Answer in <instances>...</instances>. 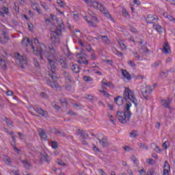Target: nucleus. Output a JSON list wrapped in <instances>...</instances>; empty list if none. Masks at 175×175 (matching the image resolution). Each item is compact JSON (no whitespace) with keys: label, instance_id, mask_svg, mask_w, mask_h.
I'll return each mask as SVG.
<instances>
[{"label":"nucleus","instance_id":"1","mask_svg":"<svg viewBox=\"0 0 175 175\" xmlns=\"http://www.w3.org/2000/svg\"><path fill=\"white\" fill-rule=\"evenodd\" d=\"M44 55L48 60L53 59V58L57 66H62V68H64V69H68V64L66 63V61H65L62 56L55 55V50H54V47L52 45L49 46V51H45Z\"/></svg>","mask_w":175,"mask_h":175},{"label":"nucleus","instance_id":"2","mask_svg":"<svg viewBox=\"0 0 175 175\" xmlns=\"http://www.w3.org/2000/svg\"><path fill=\"white\" fill-rule=\"evenodd\" d=\"M131 107L132 104L131 103H127L123 112L120 111L116 112V116L118 117V121L120 124H125L129 122L131 117L132 116V112H131Z\"/></svg>","mask_w":175,"mask_h":175},{"label":"nucleus","instance_id":"3","mask_svg":"<svg viewBox=\"0 0 175 175\" xmlns=\"http://www.w3.org/2000/svg\"><path fill=\"white\" fill-rule=\"evenodd\" d=\"M123 98L124 100H131L132 103H134L135 107H137V99L135 97V92H132L129 88H126L123 93Z\"/></svg>","mask_w":175,"mask_h":175},{"label":"nucleus","instance_id":"4","mask_svg":"<svg viewBox=\"0 0 175 175\" xmlns=\"http://www.w3.org/2000/svg\"><path fill=\"white\" fill-rule=\"evenodd\" d=\"M57 26L56 30L51 32V39H58V36L62 33V29H65V25L62 19L57 20Z\"/></svg>","mask_w":175,"mask_h":175},{"label":"nucleus","instance_id":"5","mask_svg":"<svg viewBox=\"0 0 175 175\" xmlns=\"http://www.w3.org/2000/svg\"><path fill=\"white\" fill-rule=\"evenodd\" d=\"M158 21V16L157 15L149 14L146 18V23L148 24H155Z\"/></svg>","mask_w":175,"mask_h":175},{"label":"nucleus","instance_id":"6","mask_svg":"<svg viewBox=\"0 0 175 175\" xmlns=\"http://www.w3.org/2000/svg\"><path fill=\"white\" fill-rule=\"evenodd\" d=\"M25 41L28 43L27 44L25 42ZM22 44L24 46V47H27L28 46V44H29L30 46H31V49L33 50H35V46H33V42H32V40H29V38H25L23 39L22 42H21Z\"/></svg>","mask_w":175,"mask_h":175},{"label":"nucleus","instance_id":"7","mask_svg":"<svg viewBox=\"0 0 175 175\" xmlns=\"http://www.w3.org/2000/svg\"><path fill=\"white\" fill-rule=\"evenodd\" d=\"M14 55H15V58L16 59H18V61H19V62H21H21L23 64H27V56H25V55L21 56L20 55V53H16Z\"/></svg>","mask_w":175,"mask_h":175},{"label":"nucleus","instance_id":"8","mask_svg":"<svg viewBox=\"0 0 175 175\" xmlns=\"http://www.w3.org/2000/svg\"><path fill=\"white\" fill-rule=\"evenodd\" d=\"M33 110L36 111V113L40 114V117H47V116L49 115V113L43 110V109L42 108H33Z\"/></svg>","mask_w":175,"mask_h":175},{"label":"nucleus","instance_id":"9","mask_svg":"<svg viewBox=\"0 0 175 175\" xmlns=\"http://www.w3.org/2000/svg\"><path fill=\"white\" fill-rule=\"evenodd\" d=\"M48 64L50 66L51 68L52 69L53 75H55V69H57V66H55V62H54L53 59H49L48 60Z\"/></svg>","mask_w":175,"mask_h":175},{"label":"nucleus","instance_id":"10","mask_svg":"<svg viewBox=\"0 0 175 175\" xmlns=\"http://www.w3.org/2000/svg\"><path fill=\"white\" fill-rule=\"evenodd\" d=\"M38 50H40V59H43V53H46V45L44 44H41L38 46Z\"/></svg>","mask_w":175,"mask_h":175},{"label":"nucleus","instance_id":"11","mask_svg":"<svg viewBox=\"0 0 175 175\" xmlns=\"http://www.w3.org/2000/svg\"><path fill=\"white\" fill-rule=\"evenodd\" d=\"M94 3H96L95 8H98V9H100V12H101V13H103V14L109 11L103 4H100L98 2H94Z\"/></svg>","mask_w":175,"mask_h":175},{"label":"nucleus","instance_id":"12","mask_svg":"<svg viewBox=\"0 0 175 175\" xmlns=\"http://www.w3.org/2000/svg\"><path fill=\"white\" fill-rule=\"evenodd\" d=\"M46 84L51 87V88H59V84L55 81H51L49 79H47Z\"/></svg>","mask_w":175,"mask_h":175},{"label":"nucleus","instance_id":"13","mask_svg":"<svg viewBox=\"0 0 175 175\" xmlns=\"http://www.w3.org/2000/svg\"><path fill=\"white\" fill-rule=\"evenodd\" d=\"M100 144L103 146V147H109V141H107V139L106 137H103V139L97 138Z\"/></svg>","mask_w":175,"mask_h":175},{"label":"nucleus","instance_id":"14","mask_svg":"<svg viewBox=\"0 0 175 175\" xmlns=\"http://www.w3.org/2000/svg\"><path fill=\"white\" fill-rule=\"evenodd\" d=\"M163 167V175L167 174V173L170 172V165L169 164L167 161H165Z\"/></svg>","mask_w":175,"mask_h":175},{"label":"nucleus","instance_id":"15","mask_svg":"<svg viewBox=\"0 0 175 175\" xmlns=\"http://www.w3.org/2000/svg\"><path fill=\"white\" fill-rule=\"evenodd\" d=\"M114 102H116L118 106H122L124 105V99L122 96H118V97L114 98Z\"/></svg>","mask_w":175,"mask_h":175},{"label":"nucleus","instance_id":"16","mask_svg":"<svg viewBox=\"0 0 175 175\" xmlns=\"http://www.w3.org/2000/svg\"><path fill=\"white\" fill-rule=\"evenodd\" d=\"M38 133L41 139H43L44 140H47V135H46V131H44V129H40L38 130Z\"/></svg>","mask_w":175,"mask_h":175},{"label":"nucleus","instance_id":"17","mask_svg":"<svg viewBox=\"0 0 175 175\" xmlns=\"http://www.w3.org/2000/svg\"><path fill=\"white\" fill-rule=\"evenodd\" d=\"M0 14L1 16H3V14H6L7 16H9L10 14V12H9V8L6 7L1 8Z\"/></svg>","mask_w":175,"mask_h":175},{"label":"nucleus","instance_id":"18","mask_svg":"<svg viewBox=\"0 0 175 175\" xmlns=\"http://www.w3.org/2000/svg\"><path fill=\"white\" fill-rule=\"evenodd\" d=\"M77 132L82 139H88V137H90V135L88 134L85 133L81 129H78Z\"/></svg>","mask_w":175,"mask_h":175},{"label":"nucleus","instance_id":"19","mask_svg":"<svg viewBox=\"0 0 175 175\" xmlns=\"http://www.w3.org/2000/svg\"><path fill=\"white\" fill-rule=\"evenodd\" d=\"M62 74L64 76V79L66 80H68L69 83H72V75H70V74L68 72L63 71Z\"/></svg>","mask_w":175,"mask_h":175},{"label":"nucleus","instance_id":"20","mask_svg":"<svg viewBox=\"0 0 175 175\" xmlns=\"http://www.w3.org/2000/svg\"><path fill=\"white\" fill-rule=\"evenodd\" d=\"M122 70V75L124 79H126L127 80H131L132 79V76H131V74L126 71V70Z\"/></svg>","mask_w":175,"mask_h":175},{"label":"nucleus","instance_id":"21","mask_svg":"<svg viewBox=\"0 0 175 175\" xmlns=\"http://www.w3.org/2000/svg\"><path fill=\"white\" fill-rule=\"evenodd\" d=\"M71 69L74 73H79L80 72V67L77 64H73L71 66Z\"/></svg>","mask_w":175,"mask_h":175},{"label":"nucleus","instance_id":"22","mask_svg":"<svg viewBox=\"0 0 175 175\" xmlns=\"http://www.w3.org/2000/svg\"><path fill=\"white\" fill-rule=\"evenodd\" d=\"M42 158L44 159V162H46V163H50L51 159H50V157L47 155V154L44 153V154H42Z\"/></svg>","mask_w":175,"mask_h":175},{"label":"nucleus","instance_id":"23","mask_svg":"<svg viewBox=\"0 0 175 175\" xmlns=\"http://www.w3.org/2000/svg\"><path fill=\"white\" fill-rule=\"evenodd\" d=\"M153 28H154V29H156V31H157V32H159V33H162V32H163L162 26H161L159 25H154Z\"/></svg>","mask_w":175,"mask_h":175},{"label":"nucleus","instance_id":"24","mask_svg":"<svg viewBox=\"0 0 175 175\" xmlns=\"http://www.w3.org/2000/svg\"><path fill=\"white\" fill-rule=\"evenodd\" d=\"M0 66L3 69V70H6V69H8V67L6 66V62L2 59H0Z\"/></svg>","mask_w":175,"mask_h":175},{"label":"nucleus","instance_id":"25","mask_svg":"<svg viewBox=\"0 0 175 175\" xmlns=\"http://www.w3.org/2000/svg\"><path fill=\"white\" fill-rule=\"evenodd\" d=\"M152 90H151V88L150 87H146V90L144 92H142V94L144 98V96H148L146 94H150V92H152Z\"/></svg>","mask_w":175,"mask_h":175},{"label":"nucleus","instance_id":"26","mask_svg":"<svg viewBox=\"0 0 175 175\" xmlns=\"http://www.w3.org/2000/svg\"><path fill=\"white\" fill-rule=\"evenodd\" d=\"M168 75H169V71H167V72L161 71L159 73V76L160 77H161V79H166Z\"/></svg>","mask_w":175,"mask_h":175},{"label":"nucleus","instance_id":"27","mask_svg":"<svg viewBox=\"0 0 175 175\" xmlns=\"http://www.w3.org/2000/svg\"><path fill=\"white\" fill-rule=\"evenodd\" d=\"M21 162L24 165V167H27V169H28V167H30L31 164L29 163V161H28V160H22Z\"/></svg>","mask_w":175,"mask_h":175},{"label":"nucleus","instance_id":"28","mask_svg":"<svg viewBox=\"0 0 175 175\" xmlns=\"http://www.w3.org/2000/svg\"><path fill=\"white\" fill-rule=\"evenodd\" d=\"M11 146L13 148V150L14 151H15V152H17V154L21 152V150L18 149L17 147H16V144L11 143Z\"/></svg>","mask_w":175,"mask_h":175},{"label":"nucleus","instance_id":"29","mask_svg":"<svg viewBox=\"0 0 175 175\" xmlns=\"http://www.w3.org/2000/svg\"><path fill=\"white\" fill-rule=\"evenodd\" d=\"M139 135L137 134V131L133 130L130 133V137H137Z\"/></svg>","mask_w":175,"mask_h":175},{"label":"nucleus","instance_id":"30","mask_svg":"<svg viewBox=\"0 0 175 175\" xmlns=\"http://www.w3.org/2000/svg\"><path fill=\"white\" fill-rule=\"evenodd\" d=\"M101 39L103 40V42H105V43H107V44L110 43V40H109V37H107V36H102Z\"/></svg>","mask_w":175,"mask_h":175},{"label":"nucleus","instance_id":"31","mask_svg":"<svg viewBox=\"0 0 175 175\" xmlns=\"http://www.w3.org/2000/svg\"><path fill=\"white\" fill-rule=\"evenodd\" d=\"M161 103L163 107H167L168 109H170V107H169V102H167L166 100H161Z\"/></svg>","mask_w":175,"mask_h":175},{"label":"nucleus","instance_id":"32","mask_svg":"<svg viewBox=\"0 0 175 175\" xmlns=\"http://www.w3.org/2000/svg\"><path fill=\"white\" fill-rule=\"evenodd\" d=\"M122 12L124 17H125L126 18H128V17H129V13H128V11H126L125 8H122Z\"/></svg>","mask_w":175,"mask_h":175},{"label":"nucleus","instance_id":"33","mask_svg":"<svg viewBox=\"0 0 175 175\" xmlns=\"http://www.w3.org/2000/svg\"><path fill=\"white\" fill-rule=\"evenodd\" d=\"M89 14L91 16V17L94 20V21H98V18L96 17V15L92 12V11H89Z\"/></svg>","mask_w":175,"mask_h":175},{"label":"nucleus","instance_id":"34","mask_svg":"<svg viewBox=\"0 0 175 175\" xmlns=\"http://www.w3.org/2000/svg\"><path fill=\"white\" fill-rule=\"evenodd\" d=\"M104 15L105 16V17H107V18H110L111 21H114V18H113L111 17V15L110 14V13H109V11L107 12L104 13Z\"/></svg>","mask_w":175,"mask_h":175},{"label":"nucleus","instance_id":"35","mask_svg":"<svg viewBox=\"0 0 175 175\" xmlns=\"http://www.w3.org/2000/svg\"><path fill=\"white\" fill-rule=\"evenodd\" d=\"M51 147H52V148H54V150H57V148H58V142H52Z\"/></svg>","mask_w":175,"mask_h":175},{"label":"nucleus","instance_id":"36","mask_svg":"<svg viewBox=\"0 0 175 175\" xmlns=\"http://www.w3.org/2000/svg\"><path fill=\"white\" fill-rule=\"evenodd\" d=\"M138 146L139 148H142V150H144V148H146V150H148V146H147L146 144L141 143Z\"/></svg>","mask_w":175,"mask_h":175},{"label":"nucleus","instance_id":"37","mask_svg":"<svg viewBox=\"0 0 175 175\" xmlns=\"http://www.w3.org/2000/svg\"><path fill=\"white\" fill-rule=\"evenodd\" d=\"M83 79L84 81H92V78L90 76H84Z\"/></svg>","mask_w":175,"mask_h":175},{"label":"nucleus","instance_id":"38","mask_svg":"<svg viewBox=\"0 0 175 175\" xmlns=\"http://www.w3.org/2000/svg\"><path fill=\"white\" fill-rule=\"evenodd\" d=\"M60 103L63 105V106H68V101H66V99L63 98L60 100Z\"/></svg>","mask_w":175,"mask_h":175},{"label":"nucleus","instance_id":"39","mask_svg":"<svg viewBox=\"0 0 175 175\" xmlns=\"http://www.w3.org/2000/svg\"><path fill=\"white\" fill-rule=\"evenodd\" d=\"M139 51L140 54H144V53L148 51V49H146V46H144L142 49H140Z\"/></svg>","mask_w":175,"mask_h":175},{"label":"nucleus","instance_id":"40","mask_svg":"<svg viewBox=\"0 0 175 175\" xmlns=\"http://www.w3.org/2000/svg\"><path fill=\"white\" fill-rule=\"evenodd\" d=\"M169 50H170V48L163 47L162 49V52L164 53V54H169Z\"/></svg>","mask_w":175,"mask_h":175},{"label":"nucleus","instance_id":"41","mask_svg":"<svg viewBox=\"0 0 175 175\" xmlns=\"http://www.w3.org/2000/svg\"><path fill=\"white\" fill-rule=\"evenodd\" d=\"M33 50L34 54H36V55L39 54V55L40 56V50L39 49V48H36V49H35V47H34V49Z\"/></svg>","mask_w":175,"mask_h":175},{"label":"nucleus","instance_id":"42","mask_svg":"<svg viewBox=\"0 0 175 175\" xmlns=\"http://www.w3.org/2000/svg\"><path fill=\"white\" fill-rule=\"evenodd\" d=\"M77 58H79L80 59H85L87 58L86 54H81L77 57Z\"/></svg>","mask_w":175,"mask_h":175},{"label":"nucleus","instance_id":"43","mask_svg":"<svg viewBox=\"0 0 175 175\" xmlns=\"http://www.w3.org/2000/svg\"><path fill=\"white\" fill-rule=\"evenodd\" d=\"M57 3L59 5V6H60V8H64V6H65V3H64L62 1H57Z\"/></svg>","mask_w":175,"mask_h":175},{"label":"nucleus","instance_id":"44","mask_svg":"<svg viewBox=\"0 0 175 175\" xmlns=\"http://www.w3.org/2000/svg\"><path fill=\"white\" fill-rule=\"evenodd\" d=\"M40 3H41V6L43 7L44 10L47 11L49 9V8L47 7V5H46V3L44 2H40Z\"/></svg>","mask_w":175,"mask_h":175},{"label":"nucleus","instance_id":"45","mask_svg":"<svg viewBox=\"0 0 175 175\" xmlns=\"http://www.w3.org/2000/svg\"><path fill=\"white\" fill-rule=\"evenodd\" d=\"M93 151H94V152H99L100 150H99V148L96 147V146H95V144H93Z\"/></svg>","mask_w":175,"mask_h":175},{"label":"nucleus","instance_id":"46","mask_svg":"<svg viewBox=\"0 0 175 175\" xmlns=\"http://www.w3.org/2000/svg\"><path fill=\"white\" fill-rule=\"evenodd\" d=\"M103 85H106V87H109V83H107V81L105 79H103L101 82Z\"/></svg>","mask_w":175,"mask_h":175},{"label":"nucleus","instance_id":"47","mask_svg":"<svg viewBox=\"0 0 175 175\" xmlns=\"http://www.w3.org/2000/svg\"><path fill=\"white\" fill-rule=\"evenodd\" d=\"M146 163H148L149 165H154V159H149L146 161Z\"/></svg>","mask_w":175,"mask_h":175},{"label":"nucleus","instance_id":"48","mask_svg":"<svg viewBox=\"0 0 175 175\" xmlns=\"http://www.w3.org/2000/svg\"><path fill=\"white\" fill-rule=\"evenodd\" d=\"M119 44L122 49H126V45H125L122 41L119 42Z\"/></svg>","mask_w":175,"mask_h":175},{"label":"nucleus","instance_id":"49","mask_svg":"<svg viewBox=\"0 0 175 175\" xmlns=\"http://www.w3.org/2000/svg\"><path fill=\"white\" fill-rule=\"evenodd\" d=\"M33 61H34V65L36 68H39L40 64H39V62H38V59H34Z\"/></svg>","mask_w":175,"mask_h":175},{"label":"nucleus","instance_id":"50","mask_svg":"<svg viewBox=\"0 0 175 175\" xmlns=\"http://www.w3.org/2000/svg\"><path fill=\"white\" fill-rule=\"evenodd\" d=\"M6 120V124L8 126H13V124L9 121V119L8 118H5Z\"/></svg>","mask_w":175,"mask_h":175},{"label":"nucleus","instance_id":"51","mask_svg":"<svg viewBox=\"0 0 175 175\" xmlns=\"http://www.w3.org/2000/svg\"><path fill=\"white\" fill-rule=\"evenodd\" d=\"M139 173L140 175H146V170L142 168L141 170H139Z\"/></svg>","mask_w":175,"mask_h":175},{"label":"nucleus","instance_id":"52","mask_svg":"<svg viewBox=\"0 0 175 175\" xmlns=\"http://www.w3.org/2000/svg\"><path fill=\"white\" fill-rule=\"evenodd\" d=\"M81 54H85V51L84 49H81L80 53H76L77 57H79V55H81Z\"/></svg>","mask_w":175,"mask_h":175},{"label":"nucleus","instance_id":"53","mask_svg":"<svg viewBox=\"0 0 175 175\" xmlns=\"http://www.w3.org/2000/svg\"><path fill=\"white\" fill-rule=\"evenodd\" d=\"M57 162L58 165H60V166H66V163H64L62 161H59Z\"/></svg>","mask_w":175,"mask_h":175},{"label":"nucleus","instance_id":"54","mask_svg":"<svg viewBox=\"0 0 175 175\" xmlns=\"http://www.w3.org/2000/svg\"><path fill=\"white\" fill-rule=\"evenodd\" d=\"M85 49H86L87 51H88L89 53H91V51H94L92 50V48L91 47V46L87 45V46H85Z\"/></svg>","mask_w":175,"mask_h":175},{"label":"nucleus","instance_id":"55","mask_svg":"<svg viewBox=\"0 0 175 175\" xmlns=\"http://www.w3.org/2000/svg\"><path fill=\"white\" fill-rule=\"evenodd\" d=\"M55 74H49V76L51 77V79H52V80H53V81H55V79H57V77H55V75H54Z\"/></svg>","mask_w":175,"mask_h":175},{"label":"nucleus","instance_id":"56","mask_svg":"<svg viewBox=\"0 0 175 175\" xmlns=\"http://www.w3.org/2000/svg\"><path fill=\"white\" fill-rule=\"evenodd\" d=\"M165 17H166V18H168V20L170 21H174L175 20L174 18H173V16H172L170 15H167Z\"/></svg>","mask_w":175,"mask_h":175},{"label":"nucleus","instance_id":"57","mask_svg":"<svg viewBox=\"0 0 175 175\" xmlns=\"http://www.w3.org/2000/svg\"><path fill=\"white\" fill-rule=\"evenodd\" d=\"M133 54L135 57V58L140 59V55H139V53L137 52H133Z\"/></svg>","mask_w":175,"mask_h":175},{"label":"nucleus","instance_id":"58","mask_svg":"<svg viewBox=\"0 0 175 175\" xmlns=\"http://www.w3.org/2000/svg\"><path fill=\"white\" fill-rule=\"evenodd\" d=\"M86 99H88V100H90V102H92V100H94V96L91 95H88L86 97Z\"/></svg>","mask_w":175,"mask_h":175},{"label":"nucleus","instance_id":"59","mask_svg":"<svg viewBox=\"0 0 175 175\" xmlns=\"http://www.w3.org/2000/svg\"><path fill=\"white\" fill-rule=\"evenodd\" d=\"M133 3H135V5H137V6H140V5H142V3H140V1L139 0H133Z\"/></svg>","mask_w":175,"mask_h":175},{"label":"nucleus","instance_id":"60","mask_svg":"<svg viewBox=\"0 0 175 175\" xmlns=\"http://www.w3.org/2000/svg\"><path fill=\"white\" fill-rule=\"evenodd\" d=\"M161 64V61H157V62H155L154 63V68H157V66H159V64Z\"/></svg>","mask_w":175,"mask_h":175},{"label":"nucleus","instance_id":"61","mask_svg":"<svg viewBox=\"0 0 175 175\" xmlns=\"http://www.w3.org/2000/svg\"><path fill=\"white\" fill-rule=\"evenodd\" d=\"M66 90L67 91H72V85H66Z\"/></svg>","mask_w":175,"mask_h":175},{"label":"nucleus","instance_id":"62","mask_svg":"<svg viewBox=\"0 0 175 175\" xmlns=\"http://www.w3.org/2000/svg\"><path fill=\"white\" fill-rule=\"evenodd\" d=\"M129 64L130 65V66H132V67H135L136 66V65L135 64V62L133 60H131L129 62Z\"/></svg>","mask_w":175,"mask_h":175},{"label":"nucleus","instance_id":"63","mask_svg":"<svg viewBox=\"0 0 175 175\" xmlns=\"http://www.w3.org/2000/svg\"><path fill=\"white\" fill-rule=\"evenodd\" d=\"M40 96H42V98H47V94H46L44 92H42L40 94Z\"/></svg>","mask_w":175,"mask_h":175},{"label":"nucleus","instance_id":"64","mask_svg":"<svg viewBox=\"0 0 175 175\" xmlns=\"http://www.w3.org/2000/svg\"><path fill=\"white\" fill-rule=\"evenodd\" d=\"M148 175H154V171L152 170H149L148 172Z\"/></svg>","mask_w":175,"mask_h":175}]
</instances>
